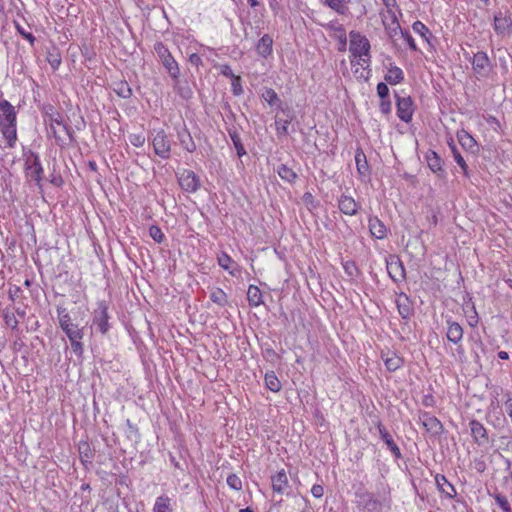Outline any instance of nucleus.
Here are the masks:
<instances>
[{"label": "nucleus", "instance_id": "f257e3e1", "mask_svg": "<svg viewBox=\"0 0 512 512\" xmlns=\"http://www.w3.org/2000/svg\"><path fill=\"white\" fill-rule=\"evenodd\" d=\"M0 130L7 141V146L14 147L17 140L16 111L7 100H0Z\"/></svg>", "mask_w": 512, "mask_h": 512}, {"label": "nucleus", "instance_id": "f03ea898", "mask_svg": "<svg viewBox=\"0 0 512 512\" xmlns=\"http://www.w3.org/2000/svg\"><path fill=\"white\" fill-rule=\"evenodd\" d=\"M350 47L349 50L352 56L358 58V64L362 61L361 65L369 66L370 62V43L369 40L361 35L359 32L351 31L349 33Z\"/></svg>", "mask_w": 512, "mask_h": 512}, {"label": "nucleus", "instance_id": "7ed1b4c3", "mask_svg": "<svg viewBox=\"0 0 512 512\" xmlns=\"http://www.w3.org/2000/svg\"><path fill=\"white\" fill-rule=\"evenodd\" d=\"M154 50L156 54L158 55L160 61L162 62L163 66L166 68L168 73L173 79H178L180 75V70L178 67L177 62L173 58V56L170 54L167 47L161 43L158 42L154 46Z\"/></svg>", "mask_w": 512, "mask_h": 512}, {"label": "nucleus", "instance_id": "20e7f679", "mask_svg": "<svg viewBox=\"0 0 512 512\" xmlns=\"http://www.w3.org/2000/svg\"><path fill=\"white\" fill-rule=\"evenodd\" d=\"M151 141L156 155L162 159L170 158L171 141L164 130H154Z\"/></svg>", "mask_w": 512, "mask_h": 512}, {"label": "nucleus", "instance_id": "39448f33", "mask_svg": "<svg viewBox=\"0 0 512 512\" xmlns=\"http://www.w3.org/2000/svg\"><path fill=\"white\" fill-rule=\"evenodd\" d=\"M494 30L498 35L509 36L512 33V13L500 11L494 16Z\"/></svg>", "mask_w": 512, "mask_h": 512}, {"label": "nucleus", "instance_id": "423d86ee", "mask_svg": "<svg viewBox=\"0 0 512 512\" xmlns=\"http://www.w3.org/2000/svg\"><path fill=\"white\" fill-rule=\"evenodd\" d=\"M57 316L59 325L67 337L72 335V333L75 334L77 332L82 331V329H79L78 326L72 322L70 314L65 307H57Z\"/></svg>", "mask_w": 512, "mask_h": 512}, {"label": "nucleus", "instance_id": "0eeeda50", "mask_svg": "<svg viewBox=\"0 0 512 512\" xmlns=\"http://www.w3.org/2000/svg\"><path fill=\"white\" fill-rule=\"evenodd\" d=\"M472 68L478 76L486 77L491 69V63L488 55L483 51H479L474 54L472 59Z\"/></svg>", "mask_w": 512, "mask_h": 512}, {"label": "nucleus", "instance_id": "6e6552de", "mask_svg": "<svg viewBox=\"0 0 512 512\" xmlns=\"http://www.w3.org/2000/svg\"><path fill=\"white\" fill-rule=\"evenodd\" d=\"M107 309L108 308L105 302H99L98 307L94 311L93 315V324L97 326V328L102 334L107 333L110 328L108 323L109 316Z\"/></svg>", "mask_w": 512, "mask_h": 512}, {"label": "nucleus", "instance_id": "1a4fd4ad", "mask_svg": "<svg viewBox=\"0 0 512 512\" xmlns=\"http://www.w3.org/2000/svg\"><path fill=\"white\" fill-rule=\"evenodd\" d=\"M43 175V168L39 156L32 154L26 161V177L40 184Z\"/></svg>", "mask_w": 512, "mask_h": 512}, {"label": "nucleus", "instance_id": "9d476101", "mask_svg": "<svg viewBox=\"0 0 512 512\" xmlns=\"http://www.w3.org/2000/svg\"><path fill=\"white\" fill-rule=\"evenodd\" d=\"M387 272L394 282H401L405 279L404 265L397 256H390L387 259Z\"/></svg>", "mask_w": 512, "mask_h": 512}, {"label": "nucleus", "instance_id": "9b49d317", "mask_svg": "<svg viewBox=\"0 0 512 512\" xmlns=\"http://www.w3.org/2000/svg\"><path fill=\"white\" fill-rule=\"evenodd\" d=\"M396 106L398 117L406 123L410 122L414 112L411 98L396 95Z\"/></svg>", "mask_w": 512, "mask_h": 512}, {"label": "nucleus", "instance_id": "f8f14e48", "mask_svg": "<svg viewBox=\"0 0 512 512\" xmlns=\"http://www.w3.org/2000/svg\"><path fill=\"white\" fill-rule=\"evenodd\" d=\"M48 117L49 133L56 139H61L62 133L70 135L69 127L63 123V118L59 113L49 114Z\"/></svg>", "mask_w": 512, "mask_h": 512}, {"label": "nucleus", "instance_id": "ddd939ff", "mask_svg": "<svg viewBox=\"0 0 512 512\" xmlns=\"http://www.w3.org/2000/svg\"><path fill=\"white\" fill-rule=\"evenodd\" d=\"M179 185L186 192H196L200 187V180L191 170H184L179 177Z\"/></svg>", "mask_w": 512, "mask_h": 512}, {"label": "nucleus", "instance_id": "4468645a", "mask_svg": "<svg viewBox=\"0 0 512 512\" xmlns=\"http://www.w3.org/2000/svg\"><path fill=\"white\" fill-rule=\"evenodd\" d=\"M272 489L275 493L279 494H288L290 485L288 476L285 470H281L277 472L275 475L271 477Z\"/></svg>", "mask_w": 512, "mask_h": 512}, {"label": "nucleus", "instance_id": "2eb2a0df", "mask_svg": "<svg viewBox=\"0 0 512 512\" xmlns=\"http://www.w3.org/2000/svg\"><path fill=\"white\" fill-rule=\"evenodd\" d=\"M419 419L425 428V430L434 435H438L442 430L441 422L433 415L428 412L420 414Z\"/></svg>", "mask_w": 512, "mask_h": 512}, {"label": "nucleus", "instance_id": "dca6fc26", "mask_svg": "<svg viewBox=\"0 0 512 512\" xmlns=\"http://www.w3.org/2000/svg\"><path fill=\"white\" fill-rule=\"evenodd\" d=\"M381 358L389 372H395L404 364L403 358L393 351H382Z\"/></svg>", "mask_w": 512, "mask_h": 512}, {"label": "nucleus", "instance_id": "f3484780", "mask_svg": "<svg viewBox=\"0 0 512 512\" xmlns=\"http://www.w3.org/2000/svg\"><path fill=\"white\" fill-rule=\"evenodd\" d=\"M469 426H470V430H471V435H472L474 441L478 445H485L488 443L489 438H488L487 430L483 426V424H481L479 421L472 420L469 423Z\"/></svg>", "mask_w": 512, "mask_h": 512}, {"label": "nucleus", "instance_id": "a211bd4d", "mask_svg": "<svg viewBox=\"0 0 512 512\" xmlns=\"http://www.w3.org/2000/svg\"><path fill=\"white\" fill-rule=\"evenodd\" d=\"M338 207L340 211L346 215H356L359 209V204L354 200L353 197L342 195L338 201Z\"/></svg>", "mask_w": 512, "mask_h": 512}, {"label": "nucleus", "instance_id": "6ab92c4d", "mask_svg": "<svg viewBox=\"0 0 512 512\" xmlns=\"http://www.w3.org/2000/svg\"><path fill=\"white\" fill-rule=\"evenodd\" d=\"M426 161L431 171L437 174L438 177L445 176V170L443 169V161L441 157L434 151H429L426 155Z\"/></svg>", "mask_w": 512, "mask_h": 512}, {"label": "nucleus", "instance_id": "aec40b11", "mask_svg": "<svg viewBox=\"0 0 512 512\" xmlns=\"http://www.w3.org/2000/svg\"><path fill=\"white\" fill-rule=\"evenodd\" d=\"M256 51L259 56L267 58L273 51V39L269 34L263 35L256 44Z\"/></svg>", "mask_w": 512, "mask_h": 512}, {"label": "nucleus", "instance_id": "412c9836", "mask_svg": "<svg viewBox=\"0 0 512 512\" xmlns=\"http://www.w3.org/2000/svg\"><path fill=\"white\" fill-rule=\"evenodd\" d=\"M435 482L437 485L438 490L444 494L447 498H454L456 496V490L454 486L448 482L446 477L444 475H436Z\"/></svg>", "mask_w": 512, "mask_h": 512}, {"label": "nucleus", "instance_id": "4be33fe9", "mask_svg": "<svg viewBox=\"0 0 512 512\" xmlns=\"http://www.w3.org/2000/svg\"><path fill=\"white\" fill-rule=\"evenodd\" d=\"M396 305L399 314L402 318L408 319L412 314V305L408 298V296L404 293H401L396 298Z\"/></svg>", "mask_w": 512, "mask_h": 512}, {"label": "nucleus", "instance_id": "5701e85b", "mask_svg": "<svg viewBox=\"0 0 512 512\" xmlns=\"http://www.w3.org/2000/svg\"><path fill=\"white\" fill-rule=\"evenodd\" d=\"M378 430H379L381 439L385 442V444L390 449L392 454L395 457L399 458L401 456V452H400V449L397 446V444L394 442L391 434L387 431V429L382 424H378Z\"/></svg>", "mask_w": 512, "mask_h": 512}, {"label": "nucleus", "instance_id": "b1692460", "mask_svg": "<svg viewBox=\"0 0 512 512\" xmlns=\"http://www.w3.org/2000/svg\"><path fill=\"white\" fill-rule=\"evenodd\" d=\"M369 230L371 235L377 239H384L387 236L386 226L377 217L369 219Z\"/></svg>", "mask_w": 512, "mask_h": 512}, {"label": "nucleus", "instance_id": "393cba45", "mask_svg": "<svg viewBox=\"0 0 512 512\" xmlns=\"http://www.w3.org/2000/svg\"><path fill=\"white\" fill-rule=\"evenodd\" d=\"M447 324V339L454 344L459 343L463 338V328L457 322L447 321Z\"/></svg>", "mask_w": 512, "mask_h": 512}, {"label": "nucleus", "instance_id": "a878e982", "mask_svg": "<svg viewBox=\"0 0 512 512\" xmlns=\"http://www.w3.org/2000/svg\"><path fill=\"white\" fill-rule=\"evenodd\" d=\"M384 79L390 85H396L404 80V73L401 68L390 64Z\"/></svg>", "mask_w": 512, "mask_h": 512}, {"label": "nucleus", "instance_id": "bb28decb", "mask_svg": "<svg viewBox=\"0 0 512 512\" xmlns=\"http://www.w3.org/2000/svg\"><path fill=\"white\" fill-rule=\"evenodd\" d=\"M355 162L358 173L361 176H367L369 174V166L367 163L366 155L361 149H358L355 153Z\"/></svg>", "mask_w": 512, "mask_h": 512}, {"label": "nucleus", "instance_id": "cd10ccee", "mask_svg": "<svg viewBox=\"0 0 512 512\" xmlns=\"http://www.w3.org/2000/svg\"><path fill=\"white\" fill-rule=\"evenodd\" d=\"M349 0H323L324 5L335 11L339 15H345L348 12Z\"/></svg>", "mask_w": 512, "mask_h": 512}, {"label": "nucleus", "instance_id": "c85d7f7f", "mask_svg": "<svg viewBox=\"0 0 512 512\" xmlns=\"http://www.w3.org/2000/svg\"><path fill=\"white\" fill-rule=\"evenodd\" d=\"M178 137L182 147L188 152H194L196 150V144L193 141L190 133L187 129H183L178 132Z\"/></svg>", "mask_w": 512, "mask_h": 512}, {"label": "nucleus", "instance_id": "c756f323", "mask_svg": "<svg viewBox=\"0 0 512 512\" xmlns=\"http://www.w3.org/2000/svg\"><path fill=\"white\" fill-rule=\"evenodd\" d=\"M247 299L251 306L257 307L263 303L262 293L255 285H250L247 291Z\"/></svg>", "mask_w": 512, "mask_h": 512}, {"label": "nucleus", "instance_id": "7c9ffc66", "mask_svg": "<svg viewBox=\"0 0 512 512\" xmlns=\"http://www.w3.org/2000/svg\"><path fill=\"white\" fill-rule=\"evenodd\" d=\"M218 264L224 270L228 271L231 275H233V276L236 275V271L234 269V267H236V264L227 253L222 252L218 256Z\"/></svg>", "mask_w": 512, "mask_h": 512}, {"label": "nucleus", "instance_id": "2f4dec72", "mask_svg": "<svg viewBox=\"0 0 512 512\" xmlns=\"http://www.w3.org/2000/svg\"><path fill=\"white\" fill-rule=\"evenodd\" d=\"M154 512H172L171 500L166 495L157 497L154 508Z\"/></svg>", "mask_w": 512, "mask_h": 512}, {"label": "nucleus", "instance_id": "473e14b6", "mask_svg": "<svg viewBox=\"0 0 512 512\" xmlns=\"http://www.w3.org/2000/svg\"><path fill=\"white\" fill-rule=\"evenodd\" d=\"M362 501L364 503V509L369 512H379L380 511V502L374 498V496L370 493H366L362 496Z\"/></svg>", "mask_w": 512, "mask_h": 512}, {"label": "nucleus", "instance_id": "72a5a7b5", "mask_svg": "<svg viewBox=\"0 0 512 512\" xmlns=\"http://www.w3.org/2000/svg\"><path fill=\"white\" fill-rule=\"evenodd\" d=\"M83 335V331H80L75 334L72 333V335L68 336L73 352L79 356H81L83 353V344L81 342Z\"/></svg>", "mask_w": 512, "mask_h": 512}, {"label": "nucleus", "instance_id": "f704fd0d", "mask_svg": "<svg viewBox=\"0 0 512 512\" xmlns=\"http://www.w3.org/2000/svg\"><path fill=\"white\" fill-rule=\"evenodd\" d=\"M277 173L282 180H285L289 183L295 182V180L298 177L297 174L291 168L284 164L278 166Z\"/></svg>", "mask_w": 512, "mask_h": 512}, {"label": "nucleus", "instance_id": "c9c22d12", "mask_svg": "<svg viewBox=\"0 0 512 512\" xmlns=\"http://www.w3.org/2000/svg\"><path fill=\"white\" fill-rule=\"evenodd\" d=\"M210 300L221 307L225 306L228 302L226 293L220 288H213L211 290Z\"/></svg>", "mask_w": 512, "mask_h": 512}, {"label": "nucleus", "instance_id": "e433bc0d", "mask_svg": "<svg viewBox=\"0 0 512 512\" xmlns=\"http://www.w3.org/2000/svg\"><path fill=\"white\" fill-rule=\"evenodd\" d=\"M262 97L270 106H280L282 103L272 88H266L262 93Z\"/></svg>", "mask_w": 512, "mask_h": 512}, {"label": "nucleus", "instance_id": "4c0bfd02", "mask_svg": "<svg viewBox=\"0 0 512 512\" xmlns=\"http://www.w3.org/2000/svg\"><path fill=\"white\" fill-rule=\"evenodd\" d=\"M114 91L118 96L124 99L130 98L132 95V89L129 84L124 81L115 83Z\"/></svg>", "mask_w": 512, "mask_h": 512}, {"label": "nucleus", "instance_id": "58836bf2", "mask_svg": "<svg viewBox=\"0 0 512 512\" xmlns=\"http://www.w3.org/2000/svg\"><path fill=\"white\" fill-rule=\"evenodd\" d=\"M265 384L267 388L273 392H278L281 389V383L274 372L266 373Z\"/></svg>", "mask_w": 512, "mask_h": 512}, {"label": "nucleus", "instance_id": "ea45409f", "mask_svg": "<svg viewBox=\"0 0 512 512\" xmlns=\"http://www.w3.org/2000/svg\"><path fill=\"white\" fill-rule=\"evenodd\" d=\"M293 119L292 115H287L286 119L276 118L275 125L276 130L279 135H287L288 134V126Z\"/></svg>", "mask_w": 512, "mask_h": 512}, {"label": "nucleus", "instance_id": "a19ab883", "mask_svg": "<svg viewBox=\"0 0 512 512\" xmlns=\"http://www.w3.org/2000/svg\"><path fill=\"white\" fill-rule=\"evenodd\" d=\"M452 154H453L454 160L460 166L463 174L466 177H469L468 166H467L464 158L462 157V155L460 154V152L458 151V149L455 146H452Z\"/></svg>", "mask_w": 512, "mask_h": 512}, {"label": "nucleus", "instance_id": "79ce46f5", "mask_svg": "<svg viewBox=\"0 0 512 512\" xmlns=\"http://www.w3.org/2000/svg\"><path fill=\"white\" fill-rule=\"evenodd\" d=\"M458 139L464 148L472 150L476 146L474 138L465 131L458 135Z\"/></svg>", "mask_w": 512, "mask_h": 512}, {"label": "nucleus", "instance_id": "37998d69", "mask_svg": "<svg viewBox=\"0 0 512 512\" xmlns=\"http://www.w3.org/2000/svg\"><path fill=\"white\" fill-rule=\"evenodd\" d=\"M415 33L419 34L424 39L428 40L427 35L430 34L428 27L421 21H415L412 25Z\"/></svg>", "mask_w": 512, "mask_h": 512}, {"label": "nucleus", "instance_id": "c03bdc74", "mask_svg": "<svg viewBox=\"0 0 512 512\" xmlns=\"http://www.w3.org/2000/svg\"><path fill=\"white\" fill-rule=\"evenodd\" d=\"M230 137L232 139V142L236 148V151H237V155L239 157L243 156L244 154H246V151L244 149V146L242 145L241 143V139H240V136L236 133V132H233V133H230Z\"/></svg>", "mask_w": 512, "mask_h": 512}, {"label": "nucleus", "instance_id": "a18cd8bd", "mask_svg": "<svg viewBox=\"0 0 512 512\" xmlns=\"http://www.w3.org/2000/svg\"><path fill=\"white\" fill-rule=\"evenodd\" d=\"M227 484L234 490L239 491L242 489V481L236 474H230L227 477Z\"/></svg>", "mask_w": 512, "mask_h": 512}, {"label": "nucleus", "instance_id": "49530a36", "mask_svg": "<svg viewBox=\"0 0 512 512\" xmlns=\"http://www.w3.org/2000/svg\"><path fill=\"white\" fill-rule=\"evenodd\" d=\"M3 317L6 325L10 326L12 329H16L18 327V320L13 312L6 309Z\"/></svg>", "mask_w": 512, "mask_h": 512}, {"label": "nucleus", "instance_id": "de8ad7c7", "mask_svg": "<svg viewBox=\"0 0 512 512\" xmlns=\"http://www.w3.org/2000/svg\"><path fill=\"white\" fill-rule=\"evenodd\" d=\"M149 235L157 243H161L164 239V234H163L162 230L158 226H155V225L150 227Z\"/></svg>", "mask_w": 512, "mask_h": 512}, {"label": "nucleus", "instance_id": "09e8293b", "mask_svg": "<svg viewBox=\"0 0 512 512\" xmlns=\"http://www.w3.org/2000/svg\"><path fill=\"white\" fill-rule=\"evenodd\" d=\"M495 501L504 512H511L508 500L501 494L495 495Z\"/></svg>", "mask_w": 512, "mask_h": 512}, {"label": "nucleus", "instance_id": "8fccbe9b", "mask_svg": "<svg viewBox=\"0 0 512 512\" xmlns=\"http://www.w3.org/2000/svg\"><path fill=\"white\" fill-rule=\"evenodd\" d=\"M129 141L135 147H142L145 143V137L143 134H131Z\"/></svg>", "mask_w": 512, "mask_h": 512}, {"label": "nucleus", "instance_id": "3c124183", "mask_svg": "<svg viewBox=\"0 0 512 512\" xmlns=\"http://www.w3.org/2000/svg\"><path fill=\"white\" fill-rule=\"evenodd\" d=\"M398 28H400V26L397 24ZM401 31V34H402V37L404 38V40L407 42V44L409 45L410 49L413 50V51H417V46H416V43L413 39V37L410 35L409 32L407 31Z\"/></svg>", "mask_w": 512, "mask_h": 512}, {"label": "nucleus", "instance_id": "603ef678", "mask_svg": "<svg viewBox=\"0 0 512 512\" xmlns=\"http://www.w3.org/2000/svg\"><path fill=\"white\" fill-rule=\"evenodd\" d=\"M377 94L380 97V99L388 98L389 88L386 83H383V82L378 83Z\"/></svg>", "mask_w": 512, "mask_h": 512}, {"label": "nucleus", "instance_id": "864d4df0", "mask_svg": "<svg viewBox=\"0 0 512 512\" xmlns=\"http://www.w3.org/2000/svg\"><path fill=\"white\" fill-rule=\"evenodd\" d=\"M379 108L383 114H389L391 111V101L388 98L380 99Z\"/></svg>", "mask_w": 512, "mask_h": 512}, {"label": "nucleus", "instance_id": "5fc2aeb1", "mask_svg": "<svg viewBox=\"0 0 512 512\" xmlns=\"http://www.w3.org/2000/svg\"><path fill=\"white\" fill-rule=\"evenodd\" d=\"M17 31L30 42V44H33L35 42V37L30 32H26L23 27H21L19 24L16 25Z\"/></svg>", "mask_w": 512, "mask_h": 512}, {"label": "nucleus", "instance_id": "6e6d98bb", "mask_svg": "<svg viewBox=\"0 0 512 512\" xmlns=\"http://www.w3.org/2000/svg\"><path fill=\"white\" fill-rule=\"evenodd\" d=\"M311 493L315 498H321L324 494V488L322 485L314 484L311 488Z\"/></svg>", "mask_w": 512, "mask_h": 512}, {"label": "nucleus", "instance_id": "4d7b16f0", "mask_svg": "<svg viewBox=\"0 0 512 512\" xmlns=\"http://www.w3.org/2000/svg\"><path fill=\"white\" fill-rule=\"evenodd\" d=\"M241 78L240 76L234 77L232 81V88L235 95H239L242 93V87L240 84Z\"/></svg>", "mask_w": 512, "mask_h": 512}, {"label": "nucleus", "instance_id": "13d9d810", "mask_svg": "<svg viewBox=\"0 0 512 512\" xmlns=\"http://www.w3.org/2000/svg\"><path fill=\"white\" fill-rule=\"evenodd\" d=\"M21 292L20 287L18 286H12L9 288V297L12 301H14L16 298L19 297V293Z\"/></svg>", "mask_w": 512, "mask_h": 512}, {"label": "nucleus", "instance_id": "bf43d9fd", "mask_svg": "<svg viewBox=\"0 0 512 512\" xmlns=\"http://www.w3.org/2000/svg\"><path fill=\"white\" fill-rule=\"evenodd\" d=\"M221 74L226 76V77L232 78V79H234V77H236L229 65H222L221 66Z\"/></svg>", "mask_w": 512, "mask_h": 512}, {"label": "nucleus", "instance_id": "052dcab7", "mask_svg": "<svg viewBox=\"0 0 512 512\" xmlns=\"http://www.w3.org/2000/svg\"><path fill=\"white\" fill-rule=\"evenodd\" d=\"M189 62L194 66H199L200 64H202V59L198 54L193 53L189 57Z\"/></svg>", "mask_w": 512, "mask_h": 512}, {"label": "nucleus", "instance_id": "680f3d73", "mask_svg": "<svg viewBox=\"0 0 512 512\" xmlns=\"http://www.w3.org/2000/svg\"><path fill=\"white\" fill-rule=\"evenodd\" d=\"M126 425L130 434L138 435V428L129 420H126Z\"/></svg>", "mask_w": 512, "mask_h": 512}, {"label": "nucleus", "instance_id": "e2e57ef3", "mask_svg": "<svg viewBox=\"0 0 512 512\" xmlns=\"http://www.w3.org/2000/svg\"><path fill=\"white\" fill-rule=\"evenodd\" d=\"M382 1L387 8H391L396 5V0H382Z\"/></svg>", "mask_w": 512, "mask_h": 512}, {"label": "nucleus", "instance_id": "0e129e2a", "mask_svg": "<svg viewBox=\"0 0 512 512\" xmlns=\"http://www.w3.org/2000/svg\"><path fill=\"white\" fill-rule=\"evenodd\" d=\"M498 357L502 360L509 359V354L506 351H500L498 352Z\"/></svg>", "mask_w": 512, "mask_h": 512}, {"label": "nucleus", "instance_id": "69168bd1", "mask_svg": "<svg viewBox=\"0 0 512 512\" xmlns=\"http://www.w3.org/2000/svg\"><path fill=\"white\" fill-rule=\"evenodd\" d=\"M251 7H256L259 5L257 0H247Z\"/></svg>", "mask_w": 512, "mask_h": 512}, {"label": "nucleus", "instance_id": "338daca9", "mask_svg": "<svg viewBox=\"0 0 512 512\" xmlns=\"http://www.w3.org/2000/svg\"><path fill=\"white\" fill-rule=\"evenodd\" d=\"M59 64H60V60L59 59H55V60H53V62H51V65H52L53 68H56Z\"/></svg>", "mask_w": 512, "mask_h": 512}, {"label": "nucleus", "instance_id": "774afa93", "mask_svg": "<svg viewBox=\"0 0 512 512\" xmlns=\"http://www.w3.org/2000/svg\"><path fill=\"white\" fill-rule=\"evenodd\" d=\"M239 512H254L250 507L240 509Z\"/></svg>", "mask_w": 512, "mask_h": 512}]
</instances>
